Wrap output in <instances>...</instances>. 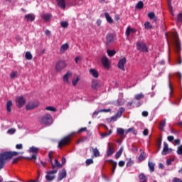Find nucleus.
<instances>
[{
	"mask_svg": "<svg viewBox=\"0 0 182 182\" xmlns=\"http://www.w3.org/2000/svg\"><path fill=\"white\" fill-rule=\"evenodd\" d=\"M18 154H23V152H16V151H5L0 154V170L4 168L5 166L6 160H11L12 157L18 156Z\"/></svg>",
	"mask_w": 182,
	"mask_h": 182,
	"instance_id": "nucleus-1",
	"label": "nucleus"
},
{
	"mask_svg": "<svg viewBox=\"0 0 182 182\" xmlns=\"http://www.w3.org/2000/svg\"><path fill=\"white\" fill-rule=\"evenodd\" d=\"M41 124H45V126H50L53 123L52 115L50 114H46L41 118Z\"/></svg>",
	"mask_w": 182,
	"mask_h": 182,
	"instance_id": "nucleus-2",
	"label": "nucleus"
},
{
	"mask_svg": "<svg viewBox=\"0 0 182 182\" xmlns=\"http://www.w3.org/2000/svg\"><path fill=\"white\" fill-rule=\"evenodd\" d=\"M66 66H68V64L65 60H58L55 63V69L56 72H62L63 69H65Z\"/></svg>",
	"mask_w": 182,
	"mask_h": 182,
	"instance_id": "nucleus-3",
	"label": "nucleus"
},
{
	"mask_svg": "<svg viewBox=\"0 0 182 182\" xmlns=\"http://www.w3.org/2000/svg\"><path fill=\"white\" fill-rule=\"evenodd\" d=\"M72 140V135H68L64 136L59 142H58V148L62 149L63 146H68L69 143H70Z\"/></svg>",
	"mask_w": 182,
	"mask_h": 182,
	"instance_id": "nucleus-4",
	"label": "nucleus"
},
{
	"mask_svg": "<svg viewBox=\"0 0 182 182\" xmlns=\"http://www.w3.org/2000/svg\"><path fill=\"white\" fill-rule=\"evenodd\" d=\"M25 103H26V99H25V97L20 96L16 98V106H17L18 109L23 107Z\"/></svg>",
	"mask_w": 182,
	"mask_h": 182,
	"instance_id": "nucleus-5",
	"label": "nucleus"
},
{
	"mask_svg": "<svg viewBox=\"0 0 182 182\" xmlns=\"http://www.w3.org/2000/svg\"><path fill=\"white\" fill-rule=\"evenodd\" d=\"M136 49L139 52H149V48L144 42H136Z\"/></svg>",
	"mask_w": 182,
	"mask_h": 182,
	"instance_id": "nucleus-6",
	"label": "nucleus"
},
{
	"mask_svg": "<svg viewBox=\"0 0 182 182\" xmlns=\"http://www.w3.org/2000/svg\"><path fill=\"white\" fill-rule=\"evenodd\" d=\"M58 173V170H52L47 172V174L46 175V180L47 181H53L55 178V174Z\"/></svg>",
	"mask_w": 182,
	"mask_h": 182,
	"instance_id": "nucleus-7",
	"label": "nucleus"
},
{
	"mask_svg": "<svg viewBox=\"0 0 182 182\" xmlns=\"http://www.w3.org/2000/svg\"><path fill=\"white\" fill-rule=\"evenodd\" d=\"M39 106V102L38 101H31L26 106V110H33Z\"/></svg>",
	"mask_w": 182,
	"mask_h": 182,
	"instance_id": "nucleus-8",
	"label": "nucleus"
},
{
	"mask_svg": "<svg viewBox=\"0 0 182 182\" xmlns=\"http://www.w3.org/2000/svg\"><path fill=\"white\" fill-rule=\"evenodd\" d=\"M126 62H127L126 57H124L122 59H120L119 60L117 64V68L121 70H123V72L126 70V69L124 68V65H126Z\"/></svg>",
	"mask_w": 182,
	"mask_h": 182,
	"instance_id": "nucleus-9",
	"label": "nucleus"
},
{
	"mask_svg": "<svg viewBox=\"0 0 182 182\" xmlns=\"http://www.w3.org/2000/svg\"><path fill=\"white\" fill-rule=\"evenodd\" d=\"M66 176H68V173H66V169H62L58 173V181H62L63 178H66Z\"/></svg>",
	"mask_w": 182,
	"mask_h": 182,
	"instance_id": "nucleus-10",
	"label": "nucleus"
},
{
	"mask_svg": "<svg viewBox=\"0 0 182 182\" xmlns=\"http://www.w3.org/2000/svg\"><path fill=\"white\" fill-rule=\"evenodd\" d=\"M114 153V146L109 142L108 143V147L107 150V157H110V156H112V154Z\"/></svg>",
	"mask_w": 182,
	"mask_h": 182,
	"instance_id": "nucleus-11",
	"label": "nucleus"
},
{
	"mask_svg": "<svg viewBox=\"0 0 182 182\" xmlns=\"http://www.w3.org/2000/svg\"><path fill=\"white\" fill-rule=\"evenodd\" d=\"M106 45H110V43H113L114 42V37L113 36V34L108 33L106 36Z\"/></svg>",
	"mask_w": 182,
	"mask_h": 182,
	"instance_id": "nucleus-12",
	"label": "nucleus"
},
{
	"mask_svg": "<svg viewBox=\"0 0 182 182\" xmlns=\"http://www.w3.org/2000/svg\"><path fill=\"white\" fill-rule=\"evenodd\" d=\"M100 87V82L98 80H92V89L94 90H97Z\"/></svg>",
	"mask_w": 182,
	"mask_h": 182,
	"instance_id": "nucleus-13",
	"label": "nucleus"
},
{
	"mask_svg": "<svg viewBox=\"0 0 182 182\" xmlns=\"http://www.w3.org/2000/svg\"><path fill=\"white\" fill-rule=\"evenodd\" d=\"M24 19L26 21V22H33V21H35V14H27L25 16Z\"/></svg>",
	"mask_w": 182,
	"mask_h": 182,
	"instance_id": "nucleus-14",
	"label": "nucleus"
},
{
	"mask_svg": "<svg viewBox=\"0 0 182 182\" xmlns=\"http://www.w3.org/2000/svg\"><path fill=\"white\" fill-rule=\"evenodd\" d=\"M56 167L58 168H62L63 167L62 164L59 163V160H58V159H55V163L52 164V170H57V169H55L56 168Z\"/></svg>",
	"mask_w": 182,
	"mask_h": 182,
	"instance_id": "nucleus-15",
	"label": "nucleus"
},
{
	"mask_svg": "<svg viewBox=\"0 0 182 182\" xmlns=\"http://www.w3.org/2000/svg\"><path fill=\"white\" fill-rule=\"evenodd\" d=\"M57 4L61 9H66V1L65 0H56Z\"/></svg>",
	"mask_w": 182,
	"mask_h": 182,
	"instance_id": "nucleus-16",
	"label": "nucleus"
},
{
	"mask_svg": "<svg viewBox=\"0 0 182 182\" xmlns=\"http://www.w3.org/2000/svg\"><path fill=\"white\" fill-rule=\"evenodd\" d=\"M173 36L175 38V46H176V48L178 52H179L180 48H181V46L180 45V41H178V35L174 34Z\"/></svg>",
	"mask_w": 182,
	"mask_h": 182,
	"instance_id": "nucleus-17",
	"label": "nucleus"
},
{
	"mask_svg": "<svg viewBox=\"0 0 182 182\" xmlns=\"http://www.w3.org/2000/svg\"><path fill=\"white\" fill-rule=\"evenodd\" d=\"M168 144L166 142L164 143V149L162 150L161 154L162 156H166V154H168Z\"/></svg>",
	"mask_w": 182,
	"mask_h": 182,
	"instance_id": "nucleus-18",
	"label": "nucleus"
},
{
	"mask_svg": "<svg viewBox=\"0 0 182 182\" xmlns=\"http://www.w3.org/2000/svg\"><path fill=\"white\" fill-rule=\"evenodd\" d=\"M101 62L104 68H109V58H107V57H102L101 59Z\"/></svg>",
	"mask_w": 182,
	"mask_h": 182,
	"instance_id": "nucleus-19",
	"label": "nucleus"
},
{
	"mask_svg": "<svg viewBox=\"0 0 182 182\" xmlns=\"http://www.w3.org/2000/svg\"><path fill=\"white\" fill-rule=\"evenodd\" d=\"M72 76V72L68 71L63 75V80L65 83H69V77Z\"/></svg>",
	"mask_w": 182,
	"mask_h": 182,
	"instance_id": "nucleus-20",
	"label": "nucleus"
},
{
	"mask_svg": "<svg viewBox=\"0 0 182 182\" xmlns=\"http://www.w3.org/2000/svg\"><path fill=\"white\" fill-rule=\"evenodd\" d=\"M68 49H69V44H68V43L63 44L60 47V53L61 54L65 53V52H66V50H68Z\"/></svg>",
	"mask_w": 182,
	"mask_h": 182,
	"instance_id": "nucleus-21",
	"label": "nucleus"
},
{
	"mask_svg": "<svg viewBox=\"0 0 182 182\" xmlns=\"http://www.w3.org/2000/svg\"><path fill=\"white\" fill-rule=\"evenodd\" d=\"M12 107V100H9L6 102V110L8 112V113H11L12 112V109H11Z\"/></svg>",
	"mask_w": 182,
	"mask_h": 182,
	"instance_id": "nucleus-22",
	"label": "nucleus"
},
{
	"mask_svg": "<svg viewBox=\"0 0 182 182\" xmlns=\"http://www.w3.org/2000/svg\"><path fill=\"white\" fill-rule=\"evenodd\" d=\"M105 17L108 23H113V18H112L108 12L105 13Z\"/></svg>",
	"mask_w": 182,
	"mask_h": 182,
	"instance_id": "nucleus-23",
	"label": "nucleus"
},
{
	"mask_svg": "<svg viewBox=\"0 0 182 182\" xmlns=\"http://www.w3.org/2000/svg\"><path fill=\"white\" fill-rule=\"evenodd\" d=\"M90 73L93 76V77H99V73L93 68L90 70Z\"/></svg>",
	"mask_w": 182,
	"mask_h": 182,
	"instance_id": "nucleus-24",
	"label": "nucleus"
},
{
	"mask_svg": "<svg viewBox=\"0 0 182 182\" xmlns=\"http://www.w3.org/2000/svg\"><path fill=\"white\" fill-rule=\"evenodd\" d=\"M21 159H24L25 160H36L38 159V156L36 154H33L31 157L28 156H20Z\"/></svg>",
	"mask_w": 182,
	"mask_h": 182,
	"instance_id": "nucleus-25",
	"label": "nucleus"
},
{
	"mask_svg": "<svg viewBox=\"0 0 182 182\" xmlns=\"http://www.w3.org/2000/svg\"><path fill=\"white\" fill-rule=\"evenodd\" d=\"M164 127H166V119H163L159 123V130H164Z\"/></svg>",
	"mask_w": 182,
	"mask_h": 182,
	"instance_id": "nucleus-26",
	"label": "nucleus"
},
{
	"mask_svg": "<svg viewBox=\"0 0 182 182\" xmlns=\"http://www.w3.org/2000/svg\"><path fill=\"white\" fill-rule=\"evenodd\" d=\"M144 7V3H143V1H139L137 4H136V6H135V8H136V9H143V8Z\"/></svg>",
	"mask_w": 182,
	"mask_h": 182,
	"instance_id": "nucleus-27",
	"label": "nucleus"
},
{
	"mask_svg": "<svg viewBox=\"0 0 182 182\" xmlns=\"http://www.w3.org/2000/svg\"><path fill=\"white\" fill-rule=\"evenodd\" d=\"M92 153L94 155V157H99L100 156V152H99V149L97 148H92Z\"/></svg>",
	"mask_w": 182,
	"mask_h": 182,
	"instance_id": "nucleus-28",
	"label": "nucleus"
},
{
	"mask_svg": "<svg viewBox=\"0 0 182 182\" xmlns=\"http://www.w3.org/2000/svg\"><path fill=\"white\" fill-rule=\"evenodd\" d=\"M39 152V148L36 146H31L30 147L28 150V153H38Z\"/></svg>",
	"mask_w": 182,
	"mask_h": 182,
	"instance_id": "nucleus-29",
	"label": "nucleus"
},
{
	"mask_svg": "<svg viewBox=\"0 0 182 182\" xmlns=\"http://www.w3.org/2000/svg\"><path fill=\"white\" fill-rule=\"evenodd\" d=\"M148 166L151 173H153L154 171V166H156V164L151 161H149Z\"/></svg>",
	"mask_w": 182,
	"mask_h": 182,
	"instance_id": "nucleus-30",
	"label": "nucleus"
},
{
	"mask_svg": "<svg viewBox=\"0 0 182 182\" xmlns=\"http://www.w3.org/2000/svg\"><path fill=\"white\" fill-rule=\"evenodd\" d=\"M123 112H124V108L120 107L117 113L115 114V116L119 119L122 117V115L123 114Z\"/></svg>",
	"mask_w": 182,
	"mask_h": 182,
	"instance_id": "nucleus-31",
	"label": "nucleus"
},
{
	"mask_svg": "<svg viewBox=\"0 0 182 182\" xmlns=\"http://www.w3.org/2000/svg\"><path fill=\"white\" fill-rule=\"evenodd\" d=\"M144 94H143V92H141L140 94H136L134 96L135 100H141V99H144Z\"/></svg>",
	"mask_w": 182,
	"mask_h": 182,
	"instance_id": "nucleus-32",
	"label": "nucleus"
},
{
	"mask_svg": "<svg viewBox=\"0 0 182 182\" xmlns=\"http://www.w3.org/2000/svg\"><path fill=\"white\" fill-rule=\"evenodd\" d=\"M25 58L27 60H32L33 56L32 55V53H31V52L27 51L26 52Z\"/></svg>",
	"mask_w": 182,
	"mask_h": 182,
	"instance_id": "nucleus-33",
	"label": "nucleus"
},
{
	"mask_svg": "<svg viewBox=\"0 0 182 182\" xmlns=\"http://www.w3.org/2000/svg\"><path fill=\"white\" fill-rule=\"evenodd\" d=\"M107 53L109 58H112V56H114L116 55V50H107Z\"/></svg>",
	"mask_w": 182,
	"mask_h": 182,
	"instance_id": "nucleus-34",
	"label": "nucleus"
},
{
	"mask_svg": "<svg viewBox=\"0 0 182 182\" xmlns=\"http://www.w3.org/2000/svg\"><path fill=\"white\" fill-rule=\"evenodd\" d=\"M139 180H142L141 182H147V178L146 177V175L144 173H141L139 175Z\"/></svg>",
	"mask_w": 182,
	"mask_h": 182,
	"instance_id": "nucleus-35",
	"label": "nucleus"
},
{
	"mask_svg": "<svg viewBox=\"0 0 182 182\" xmlns=\"http://www.w3.org/2000/svg\"><path fill=\"white\" fill-rule=\"evenodd\" d=\"M146 158V153L144 151L141 152L138 158L139 161H143Z\"/></svg>",
	"mask_w": 182,
	"mask_h": 182,
	"instance_id": "nucleus-36",
	"label": "nucleus"
},
{
	"mask_svg": "<svg viewBox=\"0 0 182 182\" xmlns=\"http://www.w3.org/2000/svg\"><path fill=\"white\" fill-rule=\"evenodd\" d=\"M112 133H113V131L112 129H110L109 131V133H107V132L102 133L101 134V137L102 139H105V137H107V136H110V134H112Z\"/></svg>",
	"mask_w": 182,
	"mask_h": 182,
	"instance_id": "nucleus-37",
	"label": "nucleus"
},
{
	"mask_svg": "<svg viewBox=\"0 0 182 182\" xmlns=\"http://www.w3.org/2000/svg\"><path fill=\"white\" fill-rule=\"evenodd\" d=\"M144 26H145V29H153V26L149 21L145 22Z\"/></svg>",
	"mask_w": 182,
	"mask_h": 182,
	"instance_id": "nucleus-38",
	"label": "nucleus"
},
{
	"mask_svg": "<svg viewBox=\"0 0 182 182\" xmlns=\"http://www.w3.org/2000/svg\"><path fill=\"white\" fill-rule=\"evenodd\" d=\"M122 154H123V148H120V149L115 154V159H119Z\"/></svg>",
	"mask_w": 182,
	"mask_h": 182,
	"instance_id": "nucleus-39",
	"label": "nucleus"
},
{
	"mask_svg": "<svg viewBox=\"0 0 182 182\" xmlns=\"http://www.w3.org/2000/svg\"><path fill=\"white\" fill-rule=\"evenodd\" d=\"M15 77H18V72L17 71H12L10 74L11 79H15Z\"/></svg>",
	"mask_w": 182,
	"mask_h": 182,
	"instance_id": "nucleus-40",
	"label": "nucleus"
},
{
	"mask_svg": "<svg viewBox=\"0 0 182 182\" xmlns=\"http://www.w3.org/2000/svg\"><path fill=\"white\" fill-rule=\"evenodd\" d=\"M52 18V15L50 14H45L43 16V18L44 19V21H50V19Z\"/></svg>",
	"mask_w": 182,
	"mask_h": 182,
	"instance_id": "nucleus-41",
	"label": "nucleus"
},
{
	"mask_svg": "<svg viewBox=\"0 0 182 182\" xmlns=\"http://www.w3.org/2000/svg\"><path fill=\"white\" fill-rule=\"evenodd\" d=\"M161 141H162L161 138H159L157 140L156 145H157V147H158V151H159V150L161 149Z\"/></svg>",
	"mask_w": 182,
	"mask_h": 182,
	"instance_id": "nucleus-42",
	"label": "nucleus"
},
{
	"mask_svg": "<svg viewBox=\"0 0 182 182\" xmlns=\"http://www.w3.org/2000/svg\"><path fill=\"white\" fill-rule=\"evenodd\" d=\"M109 162L112 165V169L116 170V168L117 167V162H115L113 160H109Z\"/></svg>",
	"mask_w": 182,
	"mask_h": 182,
	"instance_id": "nucleus-43",
	"label": "nucleus"
},
{
	"mask_svg": "<svg viewBox=\"0 0 182 182\" xmlns=\"http://www.w3.org/2000/svg\"><path fill=\"white\" fill-rule=\"evenodd\" d=\"M117 119H119L116 115L107 119L109 123H112V122H117Z\"/></svg>",
	"mask_w": 182,
	"mask_h": 182,
	"instance_id": "nucleus-44",
	"label": "nucleus"
},
{
	"mask_svg": "<svg viewBox=\"0 0 182 182\" xmlns=\"http://www.w3.org/2000/svg\"><path fill=\"white\" fill-rule=\"evenodd\" d=\"M132 31H133V28H130V27H127L126 31H125V35L127 37L130 36V32H132Z\"/></svg>",
	"mask_w": 182,
	"mask_h": 182,
	"instance_id": "nucleus-45",
	"label": "nucleus"
},
{
	"mask_svg": "<svg viewBox=\"0 0 182 182\" xmlns=\"http://www.w3.org/2000/svg\"><path fill=\"white\" fill-rule=\"evenodd\" d=\"M117 132L118 133V134L123 136V134H124V129L123 128H117Z\"/></svg>",
	"mask_w": 182,
	"mask_h": 182,
	"instance_id": "nucleus-46",
	"label": "nucleus"
},
{
	"mask_svg": "<svg viewBox=\"0 0 182 182\" xmlns=\"http://www.w3.org/2000/svg\"><path fill=\"white\" fill-rule=\"evenodd\" d=\"M94 161L92 159H88L85 161L86 166H90V164H93Z\"/></svg>",
	"mask_w": 182,
	"mask_h": 182,
	"instance_id": "nucleus-47",
	"label": "nucleus"
},
{
	"mask_svg": "<svg viewBox=\"0 0 182 182\" xmlns=\"http://www.w3.org/2000/svg\"><path fill=\"white\" fill-rule=\"evenodd\" d=\"M46 110H48L49 112H56V108L49 106L46 107Z\"/></svg>",
	"mask_w": 182,
	"mask_h": 182,
	"instance_id": "nucleus-48",
	"label": "nucleus"
},
{
	"mask_svg": "<svg viewBox=\"0 0 182 182\" xmlns=\"http://www.w3.org/2000/svg\"><path fill=\"white\" fill-rule=\"evenodd\" d=\"M148 17L149 19H154V18H156V14H154V12H150L148 14Z\"/></svg>",
	"mask_w": 182,
	"mask_h": 182,
	"instance_id": "nucleus-49",
	"label": "nucleus"
},
{
	"mask_svg": "<svg viewBox=\"0 0 182 182\" xmlns=\"http://www.w3.org/2000/svg\"><path fill=\"white\" fill-rule=\"evenodd\" d=\"M52 154H53V151H49L48 158H49V160H50V163H51V165L53 164V161H52V157H53Z\"/></svg>",
	"mask_w": 182,
	"mask_h": 182,
	"instance_id": "nucleus-50",
	"label": "nucleus"
},
{
	"mask_svg": "<svg viewBox=\"0 0 182 182\" xmlns=\"http://www.w3.org/2000/svg\"><path fill=\"white\" fill-rule=\"evenodd\" d=\"M109 112H112V109H102L100 110V113H109Z\"/></svg>",
	"mask_w": 182,
	"mask_h": 182,
	"instance_id": "nucleus-51",
	"label": "nucleus"
},
{
	"mask_svg": "<svg viewBox=\"0 0 182 182\" xmlns=\"http://www.w3.org/2000/svg\"><path fill=\"white\" fill-rule=\"evenodd\" d=\"M60 26H62V28H68V26H69V23H68V21H62L60 23Z\"/></svg>",
	"mask_w": 182,
	"mask_h": 182,
	"instance_id": "nucleus-52",
	"label": "nucleus"
},
{
	"mask_svg": "<svg viewBox=\"0 0 182 182\" xmlns=\"http://www.w3.org/2000/svg\"><path fill=\"white\" fill-rule=\"evenodd\" d=\"M16 132V129H15L14 128H11L7 131V133L9 134H15Z\"/></svg>",
	"mask_w": 182,
	"mask_h": 182,
	"instance_id": "nucleus-53",
	"label": "nucleus"
},
{
	"mask_svg": "<svg viewBox=\"0 0 182 182\" xmlns=\"http://www.w3.org/2000/svg\"><path fill=\"white\" fill-rule=\"evenodd\" d=\"M129 133L130 132H132L133 134H134V136H137V131L136 129H134V127H132V128H129L128 129Z\"/></svg>",
	"mask_w": 182,
	"mask_h": 182,
	"instance_id": "nucleus-54",
	"label": "nucleus"
},
{
	"mask_svg": "<svg viewBox=\"0 0 182 182\" xmlns=\"http://www.w3.org/2000/svg\"><path fill=\"white\" fill-rule=\"evenodd\" d=\"M134 164V162H133V161H132V159H130L129 161L127 163V167H132V166H133Z\"/></svg>",
	"mask_w": 182,
	"mask_h": 182,
	"instance_id": "nucleus-55",
	"label": "nucleus"
},
{
	"mask_svg": "<svg viewBox=\"0 0 182 182\" xmlns=\"http://www.w3.org/2000/svg\"><path fill=\"white\" fill-rule=\"evenodd\" d=\"M177 21H178V22H182V12L179 13L177 15Z\"/></svg>",
	"mask_w": 182,
	"mask_h": 182,
	"instance_id": "nucleus-56",
	"label": "nucleus"
},
{
	"mask_svg": "<svg viewBox=\"0 0 182 182\" xmlns=\"http://www.w3.org/2000/svg\"><path fill=\"white\" fill-rule=\"evenodd\" d=\"M79 82V77H77L76 79L73 80V86H76Z\"/></svg>",
	"mask_w": 182,
	"mask_h": 182,
	"instance_id": "nucleus-57",
	"label": "nucleus"
},
{
	"mask_svg": "<svg viewBox=\"0 0 182 182\" xmlns=\"http://www.w3.org/2000/svg\"><path fill=\"white\" fill-rule=\"evenodd\" d=\"M23 145L22 144H18L16 145V149H17V150H21L23 149Z\"/></svg>",
	"mask_w": 182,
	"mask_h": 182,
	"instance_id": "nucleus-58",
	"label": "nucleus"
},
{
	"mask_svg": "<svg viewBox=\"0 0 182 182\" xmlns=\"http://www.w3.org/2000/svg\"><path fill=\"white\" fill-rule=\"evenodd\" d=\"M21 160V157H17L13 159V164H16L17 161H19Z\"/></svg>",
	"mask_w": 182,
	"mask_h": 182,
	"instance_id": "nucleus-59",
	"label": "nucleus"
},
{
	"mask_svg": "<svg viewBox=\"0 0 182 182\" xmlns=\"http://www.w3.org/2000/svg\"><path fill=\"white\" fill-rule=\"evenodd\" d=\"M86 130H87V127H83V128H81L78 130L77 133H82L83 132H86Z\"/></svg>",
	"mask_w": 182,
	"mask_h": 182,
	"instance_id": "nucleus-60",
	"label": "nucleus"
},
{
	"mask_svg": "<svg viewBox=\"0 0 182 182\" xmlns=\"http://www.w3.org/2000/svg\"><path fill=\"white\" fill-rule=\"evenodd\" d=\"M124 164H126V162H124V161H120L119 162V167H124Z\"/></svg>",
	"mask_w": 182,
	"mask_h": 182,
	"instance_id": "nucleus-61",
	"label": "nucleus"
},
{
	"mask_svg": "<svg viewBox=\"0 0 182 182\" xmlns=\"http://www.w3.org/2000/svg\"><path fill=\"white\" fill-rule=\"evenodd\" d=\"M100 113V111L94 112V113L92 114V119H95L97 116V114H99Z\"/></svg>",
	"mask_w": 182,
	"mask_h": 182,
	"instance_id": "nucleus-62",
	"label": "nucleus"
},
{
	"mask_svg": "<svg viewBox=\"0 0 182 182\" xmlns=\"http://www.w3.org/2000/svg\"><path fill=\"white\" fill-rule=\"evenodd\" d=\"M144 136H149V130L147 129H145L143 132Z\"/></svg>",
	"mask_w": 182,
	"mask_h": 182,
	"instance_id": "nucleus-63",
	"label": "nucleus"
},
{
	"mask_svg": "<svg viewBox=\"0 0 182 182\" xmlns=\"http://www.w3.org/2000/svg\"><path fill=\"white\" fill-rule=\"evenodd\" d=\"M173 182H182V180L178 178H173Z\"/></svg>",
	"mask_w": 182,
	"mask_h": 182,
	"instance_id": "nucleus-64",
	"label": "nucleus"
}]
</instances>
